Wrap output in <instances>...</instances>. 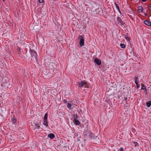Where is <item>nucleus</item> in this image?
I'll return each mask as SVG.
<instances>
[{
	"label": "nucleus",
	"mask_w": 151,
	"mask_h": 151,
	"mask_svg": "<svg viewBox=\"0 0 151 151\" xmlns=\"http://www.w3.org/2000/svg\"><path fill=\"white\" fill-rule=\"evenodd\" d=\"M78 84L79 86L81 87L84 86L85 88H88L89 86L88 83L85 81H81V82H78Z\"/></svg>",
	"instance_id": "f257e3e1"
},
{
	"label": "nucleus",
	"mask_w": 151,
	"mask_h": 151,
	"mask_svg": "<svg viewBox=\"0 0 151 151\" xmlns=\"http://www.w3.org/2000/svg\"><path fill=\"white\" fill-rule=\"evenodd\" d=\"M78 38L80 39L79 45L81 47L84 45V39L82 35H79Z\"/></svg>",
	"instance_id": "f03ea898"
},
{
	"label": "nucleus",
	"mask_w": 151,
	"mask_h": 151,
	"mask_svg": "<svg viewBox=\"0 0 151 151\" xmlns=\"http://www.w3.org/2000/svg\"><path fill=\"white\" fill-rule=\"evenodd\" d=\"M30 52L31 57L33 59H36L37 57V55L36 52L32 50H30Z\"/></svg>",
	"instance_id": "7ed1b4c3"
},
{
	"label": "nucleus",
	"mask_w": 151,
	"mask_h": 151,
	"mask_svg": "<svg viewBox=\"0 0 151 151\" xmlns=\"http://www.w3.org/2000/svg\"><path fill=\"white\" fill-rule=\"evenodd\" d=\"M117 24H119L120 26L123 25V22L121 18L119 17H117L116 19Z\"/></svg>",
	"instance_id": "20e7f679"
},
{
	"label": "nucleus",
	"mask_w": 151,
	"mask_h": 151,
	"mask_svg": "<svg viewBox=\"0 0 151 151\" xmlns=\"http://www.w3.org/2000/svg\"><path fill=\"white\" fill-rule=\"evenodd\" d=\"M94 61V62L98 65H100L101 64V60L97 58L95 59Z\"/></svg>",
	"instance_id": "39448f33"
},
{
	"label": "nucleus",
	"mask_w": 151,
	"mask_h": 151,
	"mask_svg": "<svg viewBox=\"0 0 151 151\" xmlns=\"http://www.w3.org/2000/svg\"><path fill=\"white\" fill-rule=\"evenodd\" d=\"M144 23L147 26L151 27V22L147 20L144 21Z\"/></svg>",
	"instance_id": "423d86ee"
},
{
	"label": "nucleus",
	"mask_w": 151,
	"mask_h": 151,
	"mask_svg": "<svg viewBox=\"0 0 151 151\" xmlns=\"http://www.w3.org/2000/svg\"><path fill=\"white\" fill-rule=\"evenodd\" d=\"M47 136L48 137H49L51 139H53L55 137V135L52 133H50L48 134Z\"/></svg>",
	"instance_id": "0eeeda50"
},
{
	"label": "nucleus",
	"mask_w": 151,
	"mask_h": 151,
	"mask_svg": "<svg viewBox=\"0 0 151 151\" xmlns=\"http://www.w3.org/2000/svg\"><path fill=\"white\" fill-rule=\"evenodd\" d=\"M143 9L142 6H139L138 7V12L139 13H141L143 12Z\"/></svg>",
	"instance_id": "6e6552de"
},
{
	"label": "nucleus",
	"mask_w": 151,
	"mask_h": 151,
	"mask_svg": "<svg viewBox=\"0 0 151 151\" xmlns=\"http://www.w3.org/2000/svg\"><path fill=\"white\" fill-rule=\"evenodd\" d=\"M75 122L74 124L77 125H79L80 124V122L77 119L74 120Z\"/></svg>",
	"instance_id": "1a4fd4ad"
},
{
	"label": "nucleus",
	"mask_w": 151,
	"mask_h": 151,
	"mask_svg": "<svg viewBox=\"0 0 151 151\" xmlns=\"http://www.w3.org/2000/svg\"><path fill=\"white\" fill-rule=\"evenodd\" d=\"M47 120V119H43V124L44 125H45L47 127L48 126Z\"/></svg>",
	"instance_id": "9d476101"
},
{
	"label": "nucleus",
	"mask_w": 151,
	"mask_h": 151,
	"mask_svg": "<svg viewBox=\"0 0 151 151\" xmlns=\"http://www.w3.org/2000/svg\"><path fill=\"white\" fill-rule=\"evenodd\" d=\"M89 136L90 137L91 139H94L95 138L94 135L91 132L89 133Z\"/></svg>",
	"instance_id": "9b49d317"
},
{
	"label": "nucleus",
	"mask_w": 151,
	"mask_h": 151,
	"mask_svg": "<svg viewBox=\"0 0 151 151\" xmlns=\"http://www.w3.org/2000/svg\"><path fill=\"white\" fill-rule=\"evenodd\" d=\"M146 105L148 107H149L151 105V101H149L146 103Z\"/></svg>",
	"instance_id": "f8f14e48"
},
{
	"label": "nucleus",
	"mask_w": 151,
	"mask_h": 151,
	"mask_svg": "<svg viewBox=\"0 0 151 151\" xmlns=\"http://www.w3.org/2000/svg\"><path fill=\"white\" fill-rule=\"evenodd\" d=\"M141 89L142 90H145V91H147V89L145 86L142 83L141 84Z\"/></svg>",
	"instance_id": "ddd939ff"
},
{
	"label": "nucleus",
	"mask_w": 151,
	"mask_h": 151,
	"mask_svg": "<svg viewBox=\"0 0 151 151\" xmlns=\"http://www.w3.org/2000/svg\"><path fill=\"white\" fill-rule=\"evenodd\" d=\"M67 107L69 109H71V104L70 103H68Z\"/></svg>",
	"instance_id": "4468645a"
},
{
	"label": "nucleus",
	"mask_w": 151,
	"mask_h": 151,
	"mask_svg": "<svg viewBox=\"0 0 151 151\" xmlns=\"http://www.w3.org/2000/svg\"><path fill=\"white\" fill-rule=\"evenodd\" d=\"M78 116L77 114H74L73 116V120L77 119Z\"/></svg>",
	"instance_id": "2eb2a0df"
},
{
	"label": "nucleus",
	"mask_w": 151,
	"mask_h": 151,
	"mask_svg": "<svg viewBox=\"0 0 151 151\" xmlns=\"http://www.w3.org/2000/svg\"><path fill=\"white\" fill-rule=\"evenodd\" d=\"M35 128L37 129H39L40 127V126L38 124H35Z\"/></svg>",
	"instance_id": "dca6fc26"
},
{
	"label": "nucleus",
	"mask_w": 151,
	"mask_h": 151,
	"mask_svg": "<svg viewBox=\"0 0 151 151\" xmlns=\"http://www.w3.org/2000/svg\"><path fill=\"white\" fill-rule=\"evenodd\" d=\"M115 5L116 6V9L118 10V12L119 13H121V11H120V10L119 9V7L118 6L117 4L116 3H115Z\"/></svg>",
	"instance_id": "f3484780"
},
{
	"label": "nucleus",
	"mask_w": 151,
	"mask_h": 151,
	"mask_svg": "<svg viewBox=\"0 0 151 151\" xmlns=\"http://www.w3.org/2000/svg\"><path fill=\"white\" fill-rule=\"evenodd\" d=\"M138 79V77H135L134 78V82L135 84H137V83L138 82L137 81Z\"/></svg>",
	"instance_id": "a211bd4d"
},
{
	"label": "nucleus",
	"mask_w": 151,
	"mask_h": 151,
	"mask_svg": "<svg viewBox=\"0 0 151 151\" xmlns=\"http://www.w3.org/2000/svg\"><path fill=\"white\" fill-rule=\"evenodd\" d=\"M120 46L122 48H124L125 47V45L123 43H121L120 44Z\"/></svg>",
	"instance_id": "6ab92c4d"
},
{
	"label": "nucleus",
	"mask_w": 151,
	"mask_h": 151,
	"mask_svg": "<svg viewBox=\"0 0 151 151\" xmlns=\"http://www.w3.org/2000/svg\"><path fill=\"white\" fill-rule=\"evenodd\" d=\"M12 121L13 123H15L16 122V119L14 117H13L12 118Z\"/></svg>",
	"instance_id": "aec40b11"
},
{
	"label": "nucleus",
	"mask_w": 151,
	"mask_h": 151,
	"mask_svg": "<svg viewBox=\"0 0 151 151\" xmlns=\"http://www.w3.org/2000/svg\"><path fill=\"white\" fill-rule=\"evenodd\" d=\"M47 115H48L47 113H45L44 115L43 119H47Z\"/></svg>",
	"instance_id": "412c9836"
},
{
	"label": "nucleus",
	"mask_w": 151,
	"mask_h": 151,
	"mask_svg": "<svg viewBox=\"0 0 151 151\" xmlns=\"http://www.w3.org/2000/svg\"><path fill=\"white\" fill-rule=\"evenodd\" d=\"M124 99L123 101V102L124 103H126L127 100V97H124Z\"/></svg>",
	"instance_id": "4be33fe9"
},
{
	"label": "nucleus",
	"mask_w": 151,
	"mask_h": 151,
	"mask_svg": "<svg viewBox=\"0 0 151 151\" xmlns=\"http://www.w3.org/2000/svg\"><path fill=\"white\" fill-rule=\"evenodd\" d=\"M63 102L64 104H67V101L66 99H64L63 100Z\"/></svg>",
	"instance_id": "5701e85b"
},
{
	"label": "nucleus",
	"mask_w": 151,
	"mask_h": 151,
	"mask_svg": "<svg viewBox=\"0 0 151 151\" xmlns=\"http://www.w3.org/2000/svg\"><path fill=\"white\" fill-rule=\"evenodd\" d=\"M119 151H123V148L122 147H121L120 148V149L119 150Z\"/></svg>",
	"instance_id": "b1692460"
},
{
	"label": "nucleus",
	"mask_w": 151,
	"mask_h": 151,
	"mask_svg": "<svg viewBox=\"0 0 151 151\" xmlns=\"http://www.w3.org/2000/svg\"><path fill=\"white\" fill-rule=\"evenodd\" d=\"M135 84L137 85V88H138L140 87V86H139V84H138V83H137V84Z\"/></svg>",
	"instance_id": "393cba45"
},
{
	"label": "nucleus",
	"mask_w": 151,
	"mask_h": 151,
	"mask_svg": "<svg viewBox=\"0 0 151 151\" xmlns=\"http://www.w3.org/2000/svg\"><path fill=\"white\" fill-rule=\"evenodd\" d=\"M125 38L127 41H128L129 40V38L128 37H126Z\"/></svg>",
	"instance_id": "a878e982"
},
{
	"label": "nucleus",
	"mask_w": 151,
	"mask_h": 151,
	"mask_svg": "<svg viewBox=\"0 0 151 151\" xmlns=\"http://www.w3.org/2000/svg\"><path fill=\"white\" fill-rule=\"evenodd\" d=\"M134 143V144L135 146H137L138 145V143L137 142H135Z\"/></svg>",
	"instance_id": "bb28decb"
},
{
	"label": "nucleus",
	"mask_w": 151,
	"mask_h": 151,
	"mask_svg": "<svg viewBox=\"0 0 151 151\" xmlns=\"http://www.w3.org/2000/svg\"><path fill=\"white\" fill-rule=\"evenodd\" d=\"M39 1L40 3H42L43 2V0H39Z\"/></svg>",
	"instance_id": "cd10ccee"
},
{
	"label": "nucleus",
	"mask_w": 151,
	"mask_h": 151,
	"mask_svg": "<svg viewBox=\"0 0 151 151\" xmlns=\"http://www.w3.org/2000/svg\"><path fill=\"white\" fill-rule=\"evenodd\" d=\"M149 7L150 9L151 10V4H150L149 5Z\"/></svg>",
	"instance_id": "c85d7f7f"
},
{
	"label": "nucleus",
	"mask_w": 151,
	"mask_h": 151,
	"mask_svg": "<svg viewBox=\"0 0 151 151\" xmlns=\"http://www.w3.org/2000/svg\"><path fill=\"white\" fill-rule=\"evenodd\" d=\"M143 2H145L147 0H142Z\"/></svg>",
	"instance_id": "c756f323"
},
{
	"label": "nucleus",
	"mask_w": 151,
	"mask_h": 151,
	"mask_svg": "<svg viewBox=\"0 0 151 151\" xmlns=\"http://www.w3.org/2000/svg\"><path fill=\"white\" fill-rule=\"evenodd\" d=\"M98 10H99V9H97L96 10V12H97V11H98Z\"/></svg>",
	"instance_id": "7c9ffc66"
},
{
	"label": "nucleus",
	"mask_w": 151,
	"mask_h": 151,
	"mask_svg": "<svg viewBox=\"0 0 151 151\" xmlns=\"http://www.w3.org/2000/svg\"><path fill=\"white\" fill-rule=\"evenodd\" d=\"M3 1H4L5 0H2Z\"/></svg>",
	"instance_id": "2f4dec72"
},
{
	"label": "nucleus",
	"mask_w": 151,
	"mask_h": 151,
	"mask_svg": "<svg viewBox=\"0 0 151 151\" xmlns=\"http://www.w3.org/2000/svg\"><path fill=\"white\" fill-rule=\"evenodd\" d=\"M97 137V136H96L95 137Z\"/></svg>",
	"instance_id": "473e14b6"
},
{
	"label": "nucleus",
	"mask_w": 151,
	"mask_h": 151,
	"mask_svg": "<svg viewBox=\"0 0 151 151\" xmlns=\"http://www.w3.org/2000/svg\"><path fill=\"white\" fill-rule=\"evenodd\" d=\"M145 15H147L146 14H145Z\"/></svg>",
	"instance_id": "72a5a7b5"
}]
</instances>
